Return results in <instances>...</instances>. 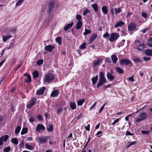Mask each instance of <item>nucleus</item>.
<instances>
[{
  "label": "nucleus",
  "instance_id": "1",
  "mask_svg": "<svg viewBox=\"0 0 152 152\" xmlns=\"http://www.w3.org/2000/svg\"><path fill=\"white\" fill-rule=\"evenodd\" d=\"M99 81V82L97 84V88L104 85L106 81V79L104 77V75L103 72H101L100 73Z\"/></svg>",
  "mask_w": 152,
  "mask_h": 152
},
{
  "label": "nucleus",
  "instance_id": "2",
  "mask_svg": "<svg viewBox=\"0 0 152 152\" xmlns=\"http://www.w3.org/2000/svg\"><path fill=\"white\" fill-rule=\"evenodd\" d=\"M57 7V4L56 1H50L48 5V12L50 14L53 12V10Z\"/></svg>",
  "mask_w": 152,
  "mask_h": 152
},
{
  "label": "nucleus",
  "instance_id": "3",
  "mask_svg": "<svg viewBox=\"0 0 152 152\" xmlns=\"http://www.w3.org/2000/svg\"><path fill=\"white\" fill-rule=\"evenodd\" d=\"M55 78V76L53 75L51 73L47 74L45 76L44 79V81L47 83H49L53 80Z\"/></svg>",
  "mask_w": 152,
  "mask_h": 152
},
{
  "label": "nucleus",
  "instance_id": "4",
  "mask_svg": "<svg viewBox=\"0 0 152 152\" xmlns=\"http://www.w3.org/2000/svg\"><path fill=\"white\" fill-rule=\"evenodd\" d=\"M119 35L116 33H111L110 34V37L109 38V40L112 42L116 41L119 37Z\"/></svg>",
  "mask_w": 152,
  "mask_h": 152
},
{
  "label": "nucleus",
  "instance_id": "5",
  "mask_svg": "<svg viewBox=\"0 0 152 152\" xmlns=\"http://www.w3.org/2000/svg\"><path fill=\"white\" fill-rule=\"evenodd\" d=\"M36 99L34 98H33L30 101L29 103H28L26 107L27 108L30 109L31 107L33 106L36 102Z\"/></svg>",
  "mask_w": 152,
  "mask_h": 152
},
{
  "label": "nucleus",
  "instance_id": "6",
  "mask_svg": "<svg viewBox=\"0 0 152 152\" xmlns=\"http://www.w3.org/2000/svg\"><path fill=\"white\" fill-rule=\"evenodd\" d=\"M120 64L121 65H123L124 64L126 65H128L130 64H132V63L129 60L126 59L121 60ZM131 66H132V64H131Z\"/></svg>",
  "mask_w": 152,
  "mask_h": 152
},
{
  "label": "nucleus",
  "instance_id": "7",
  "mask_svg": "<svg viewBox=\"0 0 152 152\" xmlns=\"http://www.w3.org/2000/svg\"><path fill=\"white\" fill-rule=\"evenodd\" d=\"M137 27L136 24L134 23H130L128 25V30L129 31H132L135 29Z\"/></svg>",
  "mask_w": 152,
  "mask_h": 152
},
{
  "label": "nucleus",
  "instance_id": "8",
  "mask_svg": "<svg viewBox=\"0 0 152 152\" xmlns=\"http://www.w3.org/2000/svg\"><path fill=\"white\" fill-rule=\"evenodd\" d=\"M55 48V46H54L49 45L45 46L44 48V49L48 52H51Z\"/></svg>",
  "mask_w": 152,
  "mask_h": 152
},
{
  "label": "nucleus",
  "instance_id": "9",
  "mask_svg": "<svg viewBox=\"0 0 152 152\" xmlns=\"http://www.w3.org/2000/svg\"><path fill=\"white\" fill-rule=\"evenodd\" d=\"M48 139V138L46 137H38V140L39 141V143L40 144L45 143L47 142Z\"/></svg>",
  "mask_w": 152,
  "mask_h": 152
},
{
  "label": "nucleus",
  "instance_id": "10",
  "mask_svg": "<svg viewBox=\"0 0 152 152\" xmlns=\"http://www.w3.org/2000/svg\"><path fill=\"white\" fill-rule=\"evenodd\" d=\"M45 127L42 124H37L36 129V131L39 132L41 130H45Z\"/></svg>",
  "mask_w": 152,
  "mask_h": 152
},
{
  "label": "nucleus",
  "instance_id": "11",
  "mask_svg": "<svg viewBox=\"0 0 152 152\" xmlns=\"http://www.w3.org/2000/svg\"><path fill=\"white\" fill-rule=\"evenodd\" d=\"M102 59L101 58H99L96 61H95L94 63L93 67L94 68L96 66H99L100 64H101Z\"/></svg>",
  "mask_w": 152,
  "mask_h": 152
},
{
  "label": "nucleus",
  "instance_id": "12",
  "mask_svg": "<svg viewBox=\"0 0 152 152\" xmlns=\"http://www.w3.org/2000/svg\"><path fill=\"white\" fill-rule=\"evenodd\" d=\"M24 76L26 77V78H25V82L28 83H29L31 82V76L30 75L28 74H25L24 75Z\"/></svg>",
  "mask_w": 152,
  "mask_h": 152
},
{
  "label": "nucleus",
  "instance_id": "13",
  "mask_svg": "<svg viewBox=\"0 0 152 152\" xmlns=\"http://www.w3.org/2000/svg\"><path fill=\"white\" fill-rule=\"evenodd\" d=\"M45 90V87L41 88L40 89L37 91L36 94L38 95H42L44 94V91Z\"/></svg>",
  "mask_w": 152,
  "mask_h": 152
},
{
  "label": "nucleus",
  "instance_id": "14",
  "mask_svg": "<svg viewBox=\"0 0 152 152\" xmlns=\"http://www.w3.org/2000/svg\"><path fill=\"white\" fill-rule=\"evenodd\" d=\"M107 79L109 80L110 81H113L115 78V76L113 75L111 73H110L109 72H107Z\"/></svg>",
  "mask_w": 152,
  "mask_h": 152
},
{
  "label": "nucleus",
  "instance_id": "15",
  "mask_svg": "<svg viewBox=\"0 0 152 152\" xmlns=\"http://www.w3.org/2000/svg\"><path fill=\"white\" fill-rule=\"evenodd\" d=\"M97 34L96 33H94L92 34L89 39V42L92 43L97 37Z\"/></svg>",
  "mask_w": 152,
  "mask_h": 152
},
{
  "label": "nucleus",
  "instance_id": "16",
  "mask_svg": "<svg viewBox=\"0 0 152 152\" xmlns=\"http://www.w3.org/2000/svg\"><path fill=\"white\" fill-rule=\"evenodd\" d=\"M59 94V91L58 90H56L52 92L50 94V96L51 97H55L58 96Z\"/></svg>",
  "mask_w": 152,
  "mask_h": 152
},
{
  "label": "nucleus",
  "instance_id": "17",
  "mask_svg": "<svg viewBox=\"0 0 152 152\" xmlns=\"http://www.w3.org/2000/svg\"><path fill=\"white\" fill-rule=\"evenodd\" d=\"M111 58L113 63L114 64H115L118 60L116 56L114 54L113 55L111 56Z\"/></svg>",
  "mask_w": 152,
  "mask_h": 152
},
{
  "label": "nucleus",
  "instance_id": "18",
  "mask_svg": "<svg viewBox=\"0 0 152 152\" xmlns=\"http://www.w3.org/2000/svg\"><path fill=\"white\" fill-rule=\"evenodd\" d=\"M144 53L147 56H152V50L147 49L145 50Z\"/></svg>",
  "mask_w": 152,
  "mask_h": 152
},
{
  "label": "nucleus",
  "instance_id": "19",
  "mask_svg": "<svg viewBox=\"0 0 152 152\" xmlns=\"http://www.w3.org/2000/svg\"><path fill=\"white\" fill-rule=\"evenodd\" d=\"M74 24L73 22H72L71 23L66 25L64 27V31H66L69 28H71Z\"/></svg>",
  "mask_w": 152,
  "mask_h": 152
},
{
  "label": "nucleus",
  "instance_id": "20",
  "mask_svg": "<svg viewBox=\"0 0 152 152\" xmlns=\"http://www.w3.org/2000/svg\"><path fill=\"white\" fill-rule=\"evenodd\" d=\"M140 117L141 118L142 120H144L146 119L147 117V114L145 112L141 113L139 115Z\"/></svg>",
  "mask_w": 152,
  "mask_h": 152
},
{
  "label": "nucleus",
  "instance_id": "21",
  "mask_svg": "<svg viewBox=\"0 0 152 152\" xmlns=\"http://www.w3.org/2000/svg\"><path fill=\"white\" fill-rule=\"evenodd\" d=\"M124 23L121 21L118 22L117 23H116L115 25H114V27L115 28H117L118 27H121L122 26L124 25Z\"/></svg>",
  "mask_w": 152,
  "mask_h": 152
},
{
  "label": "nucleus",
  "instance_id": "22",
  "mask_svg": "<svg viewBox=\"0 0 152 152\" xmlns=\"http://www.w3.org/2000/svg\"><path fill=\"white\" fill-rule=\"evenodd\" d=\"M82 25V23L81 21H78L77 23L76 28L77 29H79L80 28Z\"/></svg>",
  "mask_w": 152,
  "mask_h": 152
},
{
  "label": "nucleus",
  "instance_id": "23",
  "mask_svg": "<svg viewBox=\"0 0 152 152\" xmlns=\"http://www.w3.org/2000/svg\"><path fill=\"white\" fill-rule=\"evenodd\" d=\"M12 36L11 35H6L4 36L3 37V41L4 42H6L7 40L9 39V38H11Z\"/></svg>",
  "mask_w": 152,
  "mask_h": 152
},
{
  "label": "nucleus",
  "instance_id": "24",
  "mask_svg": "<svg viewBox=\"0 0 152 152\" xmlns=\"http://www.w3.org/2000/svg\"><path fill=\"white\" fill-rule=\"evenodd\" d=\"M98 79V76L97 75H96L95 77H94L92 78V84L93 85L95 84L97 82Z\"/></svg>",
  "mask_w": 152,
  "mask_h": 152
},
{
  "label": "nucleus",
  "instance_id": "25",
  "mask_svg": "<svg viewBox=\"0 0 152 152\" xmlns=\"http://www.w3.org/2000/svg\"><path fill=\"white\" fill-rule=\"evenodd\" d=\"M70 105L71 108L72 110H74L76 109V106L75 102H71L70 103Z\"/></svg>",
  "mask_w": 152,
  "mask_h": 152
},
{
  "label": "nucleus",
  "instance_id": "26",
  "mask_svg": "<svg viewBox=\"0 0 152 152\" xmlns=\"http://www.w3.org/2000/svg\"><path fill=\"white\" fill-rule=\"evenodd\" d=\"M102 10L104 14H107L108 13V9L106 6H103L102 7Z\"/></svg>",
  "mask_w": 152,
  "mask_h": 152
},
{
  "label": "nucleus",
  "instance_id": "27",
  "mask_svg": "<svg viewBox=\"0 0 152 152\" xmlns=\"http://www.w3.org/2000/svg\"><path fill=\"white\" fill-rule=\"evenodd\" d=\"M11 142L15 145H17L18 143V141L16 137L12 138L11 140Z\"/></svg>",
  "mask_w": 152,
  "mask_h": 152
},
{
  "label": "nucleus",
  "instance_id": "28",
  "mask_svg": "<svg viewBox=\"0 0 152 152\" xmlns=\"http://www.w3.org/2000/svg\"><path fill=\"white\" fill-rule=\"evenodd\" d=\"M33 77L34 78H37L39 76V73L37 71H35L33 73Z\"/></svg>",
  "mask_w": 152,
  "mask_h": 152
},
{
  "label": "nucleus",
  "instance_id": "29",
  "mask_svg": "<svg viewBox=\"0 0 152 152\" xmlns=\"http://www.w3.org/2000/svg\"><path fill=\"white\" fill-rule=\"evenodd\" d=\"M56 41L59 45H61L62 38L60 37H57L55 39Z\"/></svg>",
  "mask_w": 152,
  "mask_h": 152
},
{
  "label": "nucleus",
  "instance_id": "30",
  "mask_svg": "<svg viewBox=\"0 0 152 152\" xmlns=\"http://www.w3.org/2000/svg\"><path fill=\"white\" fill-rule=\"evenodd\" d=\"M92 7L94 9L95 12H97L98 11V7L97 4H94L92 5Z\"/></svg>",
  "mask_w": 152,
  "mask_h": 152
},
{
  "label": "nucleus",
  "instance_id": "31",
  "mask_svg": "<svg viewBox=\"0 0 152 152\" xmlns=\"http://www.w3.org/2000/svg\"><path fill=\"white\" fill-rule=\"evenodd\" d=\"M46 129L49 132H52L53 130V125L49 124L48 127H47Z\"/></svg>",
  "mask_w": 152,
  "mask_h": 152
},
{
  "label": "nucleus",
  "instance_id": "32",
  "mask_svg": "<svg viewBox=\"0 0 152 152\" xmlns=\"http://www.w3.org/2000/svg\"><path fill=\"white\" fill-rule=\"evenodd\" d=\"M27 131L28 128H27L23 127L21 132V134L22 135L25 134L27 133Z\"/></svg>",
  "mask_w": 152,
  "mask_h": 152
},
{
  "label": "nucleus",
  "instance_id": "33",
  "mask_svg": "<svg viewBox=\"0 0 152 152\" xmlns=\"http://www.w3.org/2000/svg\"><path fill=\"white\" fill-rule=\"evenodd\" d=\"M115 70L117 71L120 74L123 73L124 72L123 70L121 68L119 67H117L115 68Z\"/></svg>",
  "mask_w": 152,
  "mask_h": 152
},
{
  "label": "nucleus",
  "instance_id": "34",
  "mask_svg": "<svg viewBox=\"0 0 152 152\" xmlns=\"http://www.w3.org/2000/svg\"><path fill=\"white\" fill-rule=\"evenodd\" d=\"M85 100L84 99H83L78 100L77 102V104L78 106H81L82 105L84 102Z\"/></svg>",
  "mask_w": 152,
  "mask_h": 152
},
{
  "label": "nucleus",
  "instance_id": "35",
  "mask_svg": "<svg viewBox=\"0 0 152 152\" xmlns=\"http://www.w3.org/2000/svg\"><path fill=\"white\" fill-rule=\"evenodd\" d=\"M148 42L147 44L148 46L152 47V38L150 37L148 40Z\"/></svg>",
  "mask_w": 152,
  "mask_h": 152
},
{
  "label": "nucleus",
  "instance_id": "36",
  "mask_svg": "<svg viewBox=\"0 0 152 152\" xmlns=\"http://www.w3.org/2000/svg\"><path fill=\"white\" fill-rule=\"evenodd\" d=\"M26 148L29 150H33L34 149V147L33 146L29 145L27 143H26L25 144Z\"/></svg>",
  "mask_w": 152,
  "mask_h": 152
},
{
  "label": "nucleus",
  "instance_id": "37",
  "mask_svg": "<svg viewBox=\"0 0 152 152\" xmlns=\"http://www.w3.org/2000/svg\"><path fill=\"white\" fill-rule=\"evenodd\" d=\"M21 127L20 126H18L15 129V132L16 134H18L20 130Z\"/></svg>",
  "mask_w": 152,
  "mask_h": 152
},
{
  "label": "nucleus",
  "instance_id": "38",
  "mask_svg": "<svg viewBox=\"0 0 152 152\" xmlns=\"http://www.w3.org/2000/svg\"><path fill=\"white\" fill-rule=\"evenodd\" d=\"M91 32V31L89 29H88L86 28L85 29V32L83 33L84 35H87L88 34H90Z\"/></svg>",
  "mask_w": 152,
  "mask_h": 152
},
{
  "label": "nucleus",
  "instance_id": "39",
  "mask_svg": "<svg viewBox=\"0 0 152 152\" xmlns=\"http://www.w3.org/2000/svg\"><path fill=\"white\" fill-rule=\"evenodd\" d=\"M25 0H19L16 3V6H18L21 5Z\"/></svg>",
  "mask_w": 152,
  "mask_h": 152
},
{
  "label": "nucleus",
  "instance_id": "40",
  "mask_svg": "<svg viewBox=\"0 0 152 152\" xmlns=\"http://www.w3.org/2000/svg\"><path fill=\"white\" fill-rule=\"evenodd\" d=\"M15 44V42L14 40H12L11 41L10 45L8 48V49H10L11 48H12L13 46H14V45Z\"/></svg>",
  "mask_w": 152,
  "mask_h": 152
},
{
  "label": "nucleus",
  "instance_id": "41",
  "mask_svg": "<svg viewBox=\"0 0 152 152\" xmlns=\"http://www.w3.org/2000/svg\"><path fill=\"white\" fill-rule=\"evenodd\" d=\"M87 45L86 42H84L83 44L81 45L80 46V48L81 49H85L86 48V45Z\"/></svg>",
  "mask_w": 152,
  "mask_h": 152
},
{
  "label": "nucleus",
  "instance_id": "42",
  "mask_svg": "<svg viewBox=\"0 0 152 152\" xmlns=\"http://www.w3.org/2000/svg\"><path fill=\"white\" fill-rule=\"evenodd\" d=\"M115 14H117L118 13L121 12L122 11V10L119 7H118L117 8H115Z\"/></svg>",
  "mask_w": 152,
  "mask_h": 152
},
{
  "label": "nucleus",
  "instance_id": "43",
  "mask_svg": "<svg viewBox=\"0 0 152 152\" xmlns=\"http://www.w3.org/2000/svg\"><path fill=\"white\" fill-rule=\"evenodd\" d=\"M1 137H3L2 139L3 140V141L6 142L8 139L9 136L8 135H5L4 136H2Z\"/></svg>",
  "mask_w": 152,
  "mask_h": 152
},
{
  "label": "nucleus",
  "instance_id": "44",
  "mask_svg": "<svg viewBox=\"0 0 152 152\" xmlns=\"http://www.w3.org/2000/svg\"><path fill=\"white\" fill-rule=\"evenodd\" d=\"M44 60L43 59L39 60L37 62V64L38 65H40L42 64Z\"/></svg>",
  "mask_w": 152,
  "mask_h": 152
},
{
  "label": "nucleus",
  "instance_id": "45",
  "mask_svg": "<svg viewBox=\"0 0 152 152\" xmlns=\"http://www.w3.org/2000/svg\"><path fill=\"white\" fill-rule=\"evenodd\" d=\"M136 141H134L133 142H131L130 143V144L127 145L126 147V148H128L129 147H130L132 145H135L136 143Z\"/></svg>",
  "mask_w": 152,
  "mask_h": 152
},
{
  "label": "nucleus",
  "instance_id": "46",
  "mask_svg": "<svg viewBox=\"0 0 152 152\" xmlns=\"http://www.w3.org/2000/svg\"><path fill=\"white\" fill-rule=\"evenodd\" d=\"M11 150V148L10 147H7L4 149L3 151L4 152H8Z\"/></svg>",
  "mask_w": 152,
  "mask_h": 152
},
{
  "label": "nucleus",
  "instance_id": "47",
  "mask_svg": "<svg viewBox=\"0 0 152 152\" xmlns=\"http://www.w3.org/2000/svg\"><path fill=\"white\" fill-rule=\"evenodd\" d=\"M110 34L107 32H106L105 34L103 35V37L104 38L108 37V39H109V38L110 37Z\"/></svg>",
  "mask_w": 152,
  "mask_h": 152
},
{
  "label": "nucleus",
  "instance_id": "48",
  "mask_svg": "<svg viewBox=\"0 0 152 152\" xmlns=\"http://www.w3.org/2000/svg\"><path fill=\"white\" fill-rule=\"evenodd\" d=\"M22 65V64L21 62H20V64L18 65L15 68L14 70L15 71H16L17 70H18L20 67Z\"/></svg>",
  "mask_w": 152,
  "mask_h": 152
},
{
  "label": "nucleus",
  "instance_id": "49",
  "mask_svg": "<svg viewBox=\"0 0 152 152\" xmlns=\"http://www.w3.org/2000/svg\"><path fill=\"white\" fill-rule=\"evenodd\" d=\"M63 110V108H59L57 110L56 113L58 115H59Z\"/></svg>",
  "mask_w": 152,
  "mask_h": 152
},
{
  "label": "nucleus",
  "instance_id": "50",
  "mask_svg": "<svg viewBox=\"0 0 152 152\" xmlns=\"http://www.w3.org/2000/svg\"><path fill=\"white\" fill-rule=\"evenodd\" d=\"M90 12V11L89 10L87 9L84 11L83 12V15L84 16L86 15L87 14V13L88 12L89 13Z\"/></svg>",
  "mask_w": 152,
  "mask_h": 152
},
{
  "label": "nucleus",
  "instance_id": "51",
  "mask_svg": "<svg viewBox=\"0 0 152 152\" xmlns=\"http://www.w3.org/2000/svg\"><path fill=\"white\" fill-rule=\"evenodd\" d=\"M150 132V130L142 131H141V133L143 134H148Z\"/></svg>",
  "mask_w": 152,
  "mask_h": 152
},
{
  "label": "nucleus",
  "instance_id": "52",
  "mask_svg": "<svg viewBox=\"0 0 152 152\" xmlns=\"http://www.w3.org/2000/svg\"><path fill=\"white\" fill-rule=\"evenodd\" d=\"M76 18L78 21H81L82 19L81 16L80 15H77L76 16Z\"/></svg>",
  "mask_w": 152,
  "mask_h": 152
},
{
  "label": "nucleus",
  "instance_id": "53",
  "mask_svg": "<svg viewBox=\"0 0 152 152\" xmlns=\"http://www.w3.org/2000/svg\"><path fill=\"white\" fill-rule=\"evenodd\" d=\"M133 60L135 62H136L137 63L141 62V61L140 60V59L138 58H134Z\"/></svg>",
  "mask_w": 152,
  "mask_h": 152
},
{
  "label": "nucleus",
  "instance_id": "54",
  "mask_svg": "<svg viewBox=\"0 0 152 152\" xmlns=\"http://www.w3.org/2000/svg\"><path fill=\"white\" fill-rule=\"evenodd\" d=\"M105 62L107 63H111V61L110 59L108 58H106L105 60Z\"/></svg>",
  "mask_w": 152,
  "mask_h": 152
},
{
  "label": "nucleus",
  "instance_id": "55",
  "mask_svg": "<svg viewBox=\"0 0 152 152\" xmlns=\"http://www.w3.org/2000/svg\"><path fill=\"white\" fill-rule=\"evenodd\" d=\"M151 59V58L150 57H143V59L146 61L150 60Z\"/></svg>",
  "mask_w": 152,
  "mask_h": 152
},
{
  "label": "nucleus",
  "instance_id": "56",
  "mask_svg": "<svg viewBox=\"0 0 152 152\" xmlns=\"http://www.w3.org/2000/svg\"><path fill=\"white\" fill-rule=\"evenodd\" d=\"M35 118L33 117H30L29 119V121L31 123L35 121Z\"/></svg>",
  "mask_w": 152,
  "mask_h": 152
},
{
  "label": "nucleus",
  "instance_id": "57",
  "mask_svg": "<svg viewBox=\"0 0 152 152\" xmlns=\"http://www.w3.org/2000/svg\"><path fill=\"white\" fill-rule=\"evenodd\" d=\"M142 17L145 18H146L147 17V15L146 13L143 12L142 14Z\"/></svg>",
  "mask_w": 152,
  "mask_h": 152
},
{
  "label": "nucleus",
  "instance_id": "58",
  "mask_svg": "<svg viewBox=\"0 0 152 152\" xmlns=\"http://www.w3.org/2000/svg\"><path fill=\"white\" fill-rule=\"evenodd\" d=\"M24 142L23 140H22L20 142V148H21L23 147L24 146Z\"/></svg>",
  "mask_w": 152,
  "mask_h": 152
},
{
  "label": "nucleus",
  "instance_id": "59",
  "mask_svg": "<svg viewBox=\"0 0 152 152\" xmlns=\"http://www.w3.org/2000/svg\"><path fill=\"white\" fill-rule=\"evenodd\" d=\"M106 103H105L104 105L101 107L100 108L99 110V113H100L102 111V110L103 109L104 107V106L106 105Z\"/></svg>",
  "mask_w": 152,
  "mask_h": 152
},
{
  "label": "nucleus",
  "instance_id": "60",
  "mask_svg": "<svg viewBox=\"0 0 152 152\" xmlns=\"http://www.w3.org/2000/svg\"><path fill=\"white\" fill-rule=\"evenodd\" d=\"M120 120L119 118H118L117 119L115 120L112 123V125H114L117 122H118Z\"/></svg>",
  "mask_w": 152,
  "mask_h": 152
},
{
  "label": "nucleus",
  "instance_id": "61",
  "mask_svg": "<svg viewBox=\"0 0 152 152\" xmlns=\"http://www.w3.org/2000/svg\"><path fill=\"white\" fill-rule=\"evenodd\" d=\"M96 102H95L94 104H93V105H92L91 106L90 108H89V110H91L94 107V106L96 105Z\"/></svg>",
  "mask_w": 152,
  "mask_h": 152
},
{
  "label": "nucleus",
  "instance_id": "62",
  "mask_svg": "<svg viewBox=\"0 0 152 152\" xmlns=\"http://www.w3.org/2000/svg\"><path fill=\"white\" fill-rule=\"evenodd\" d=\"M43 15V14L42 13H41V14H40V15H39V21H40L41 20L42 18V17Z\"/></svg>",
  "mask_w": 152,
  "mask_h": 152
},
{
  "label": "nucleus",
  "instance_id": "63",
  "mask_svg": "<svg viewBox=\"0 0 152 152\" xmlns=\"http://www.w3.org/2000/svg\"><path fill=\"white\" fill-rule=\"evenodd\" d=\"M134 134L132 133H131L130 132L127 131L126 133V135H133Z\"/></svg>",
  "mask_w": 152,
  "mask_h": 152
},
{
  "label": "nucleus",
  "instance_id": "64",
  "mask_svg": "<svg viewBox=\"0 0 152 152\" xmlns=\"http://www.w3.org/2000/svg\"><path fill=\"white\" fill-rule=\"evenodd\" d=\"M37 118L40 120H42L43 119V118L41 115H39L37 117Z\"/></svg>",
  "mask_w": 152,
  "mask_h": 152
}]
</instances>
